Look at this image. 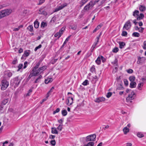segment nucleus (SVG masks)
<instances>
[{
  "label": "nucleus",
  "instance_id": "obj_39",
  "mask_svg": "<svg viewBox=\"0 0 146 146\" xmlns=\"http://www.w3.org/2000/svg\"><path fill=\"white\" fill-rule=\"evenodd\" d=\"M18 63V60L16 58H14V60L12 61L11 64H16Z\"/></svg>",
  "mask_w": 146,
  "mask_h": 146
},
{
  "label": "nucleus",
  "instance_id": "obj_54",
  "mask_svg": "<svg viewBox=\"0 0 146 146\" xmlns=\"http://www.w3.org/2000/svg\"><path fill=\"white\" fill-rule=\"evenodd\" d=\"M54 87H52L50 90L47 93V95H49L50 94V93L53 92V89H54Z\"/></svg>",
  "mask_w": 146,
  "mask_h": 146
},
{
  "label": "nucleus",
  "instance_id": "obj_43",
  "mask_svg": "<svg viewBox=\"0 0 146 146\" xmlns=\"http://www.w3.org/2000/svg\"><path fill=\"white\" fill-rule=\"evenodd\" d=\"M70 27L72 29L75 30L77 28V26L76 25H70Z\"/></svg>",
  "mask_w": 146,
  "mask_h": 146
},
{
  "label": "nucleus",
  "instance_id": "obj_48",
  "mask_svg": "<svg viewBox=\"0 0 146 146\" xmlns=\"http://www.w3.org/2000/svg\"><path fill=\"white\" fill-rule=\"evenodd\" d=\"M23 67V64H20L19 65V66H18V69L17 70V72H19L20 71V70Z\"/></svg>",
  "mask_w": 146,
  "mask_h": 146
},
{
  "label": "nucleus",
  "instance_id": "obj_58",
  "mask_svg": "<svg viewBox=\"0 0 146 146\" xmlns=\"http://www.w3.org/2000/svg\"><path fill=\"white\" fill-rule=\"evenodd\" d=\"M64 121V119H61L60 120H58V122L59 123H60V125H63V122Z\"/></svg>",
  "mask_w": 146,
  "mask_h": 146
},
{
  "label": "nucleus",
  "instance_id": "obj_38",
  "mask_svg": "<svg viewBox=\"0 0 146 146\" xmlns=\"http://www.w3.org/2000/svg\"><path fill=\"white\" fill-rule=\"evenodd\" d=\"M89 84L88 80H86L82 84L84 86H86Z\"/></svg>",
  "mask_w": 146,
  "mask_h": 146
},
{
  "label": "nucleus",
  "instance_id": "obj_52",
  "mask_svg": "<svg viewBox=\"0 0 146 146\" xmlns=\"http://www.w3.org/2000/svg\"><path fill=\"white\" fill-rule=\"evenodd\" d=\"M50 144L53 146H54L56 145V141L55 140L53 139L51 141Z\"/></svg>",
  "mask_w": 146,
  "mask_h": 146
},
{
  "label": "nucleus",
  "instance_id": "obj_17",
  "mask_svg": "<svg viewBox=\"0 0 146 146\" xmlns=\"http://www.w3.org/2000/svg\"><path fill=\"white\" fill-rule=\"evenodd\" d=\"M65 30V27H62L61 29L59 31L58 33H59V38H60L62 36V34L64 32V31Z\"/></svg>",
  "mask_w": 146,
  "mask_h": 146
},
{
  "label": "nucleus",
  "instance_id": "obj_8",
  "mask_svg": "<svg viewBox=\"0 0 146 146\" xmlns=\"http://www.w3.org/2000/svg\"><path fill=\"white\" fill-rule=\"evenodd\" d=\"M94 5L93 3V2L91 1L88 4L86 5L84 8V9L85 11H88L91 7H92Z\"/></svg>",
  "mask_w": 146,
  "mask_h": 146
},
{
  "label": "nucleus",
  "instance_id": "obj_46",
  "mask_svg": "<svg viewBox=\"0 0 146 146\" xmlns=\"http://www.w3.org/2000/svg\"><path fill=\"white\" fill-rule=\"evenodd\" d=\"M127 34V32L126 31H123L122 32L121 35L122 36L125 37H126Z\"/></svg>",
  "mask_w": 146,
  "mask_h": 146
},
{
  "label": "nucleus",
  "instance_id": "obj_35",
  "mask_svg": "<svg viewBox=\"0 0 146 146\" xmlns=\"http://www.w3.org/2000/svg\"><path fill=\"white\" fill-rule=\"evenodd\" d=\"M62 114L63 116H65L67 114V112L66 110H62L61 111Z\"/></svg>",
  "mask_w": 146,
  "mask_h": 146
},
{
  "label": "nucleus",
  "instance_id": "obj_22",
  "mask_svg": "<svg viewBox=\"0 0 146 146\" xmlns=\"http://www.w3.org/2000/svg\"><path fill=\"white\" fill-rule=\"evenodd\" d=\"M34 26L35 28L37 29L38 27L39 26V23L38 21H37V19L34 22Z\"/></svg>",
  "mask_w": 146,
  "mask_h": 146
},
{
  "label": "nucleus",
  "instance_id": "obj_64",
  "mask_svg": "<svg viewBox=\"0 0 146 146\" xmlns=\"http://www.w3.org/2000/svg\"><path fill=\"white\" fill-rule=\"evenodd\" d=\"M144 17V15L143 14V13H141L137 18H143Z\"/></svg>",
  "mask_w": 146,
  "mask_h": 146
},
{
  "label": "nucleus",
  "instance_id": "obj_42",
  "mask_svg": "<svg viewBox=\"0 0 146 146\" xmlns=\"http://www.w3.org/2000/svg\"><path fill=\"white\" fill-rule=\"evenodd\" d=\"M146 9L145 7L144 6L141 5L139 7V10L141 11H143Z\"/></svg>",
  "mask_w": 146,
  "mask_h": 146
},
{
  "label": "nucleus",
  "instance_id": "obj_28",
  "mask_svg": "<svg viewBox=\"0 0 146 146\" xmlns=\"http://www.w3.org/2000/svg\"><path fill=\"white\" fill-rule=\"evenodd\" d=\"M67 5V4L66 3H65L61 6L58 7V8L59 10H60L63 9L64 7L66 6Z\"/></svg>",
  "mask_w": 146,
  "mask_h": 146
},
{
  "label": "nucleus",
  "instance_id": "obj_27",
  "mask_svg": "<svg viewBox=\"0 0 146 146\" xmlns=\"http://www.w3.org/2000/svg\"><path fill=\"white\" fill-rule=\"evenodd\" d=\"M124 133L125 134H126L129 131V129L127 127H125L123 129Z\"/></svg>",
  "mask_w": 146,
  "mask_h": 146
},
{
  "label": "nucleus",
  "instance_id": "obj_5",
  "mask_svg": "<svg viewBox=\"0 0 146 146\" xmlns=\"http://www.w3.org/2000/svg\"><path fill=\"white\" fill-rule=\"evenodd\" d=\"M136 96V94L134 92L132 91L131 94L129 95L128 97L126 98V100L127 102H129L130 103L132 102L131 100L134 99Z\"/></svg>",
  "mask_w": 146,
  "mask_h": 146
},
{
  "label": "nucleus",
  "instance_id": "obj_19",
  "mask_svg": "<svg viewBox=\"0 0 146 146\" xmlns=\"http://www.w3.org/2000/svg\"><path fill=\"white\" fill-rule=\"evenodd\" d=\"M136 83L135 82H131L130 84L129 87L131 88H133L136 87Z\"/></svg>",
  "mask_w": 146,
  "mask_h": 146
},
{
  "label": "nucleus",
  "instance_id": "obj_56",
  "mask_svg": "<svg viewBox=\"0 0 146 146\" xmlns=\"http://www.w3.org/2000/svg\"><path fill=\"white\" fill-rule=\"evenodd\" d=\"M124 84L125 86H127L128 85V82L127 79H125L124 80Z\"/></svg>",
  "mask_w": 146,
  "mask_h": 146
},
{
  "label": "nucleus",
  "instance_id": "obj_30",
  "mask_svg": "<svg viewBox=\"0 0 146 146\" xmlns=\"http://www.w3.org/2000/svg\"><path fill=\"white\" fill-rule=\"evenodd\" d=\"M139 12L138 10H135L133 12V15L135 17L137 18L138 17V15L139 14Z\"/></svg>",
  "mask_w": 146,
  "mask_h": 146
},
{
  "label": "nucleus",
  "instance_id": "obj_32",
  "mask_svg": "<svg viewBox=\"0 0 146 146\" xmlns=\"http://www.w3.org/2000/svg\"><path fill=\"white\" fill-rule=\"evenodd\" d=\"M135 79V78L134 76H130L129 78V80L131 82H134Z\"/></svg>",
  "mask_w": 146,
  "mask_h": 146
},
{
  "label": "nucleus",
  "instance_id": "obj_33",
  "mask_svg": "<svg viewBox=\"0 0 146 146\" xmlns=\"http://www.w3.org/2000/svg\"><path fill=\"white\" fill-rule=\"evenodd\" d=\"M27 28L30 32H33V26L32 25H29Z\"/></svg>",
  "mask_w": 146,
  "mask_h": 146
},
{
  "label": "nucleus",
  "instance_id": "obj_55",
  "mask_svg": "<svg viewBox=\"0 0 146 146\" xmlns=\"http://www.w3.org/2000/svg\"><path fill=\"white\" fill-rule=\"evenodd\" d=\"M117 62L118 60L116 58H115L113 62H111V64H115L116 66H117Z\"/></svg>",
  "mask_w": 146,
  "mask_h": 146
},
{
  "label": "nucleus",
  "instance_id": "obj_49",
  "mask_svg": "<svg viewBox=\"0 0 146 146\" xmlns=\"http://www.w3.org/2000/svg\"><path fill=\"white\" fill-rule=\"evenodd\" d=\"M49 96V95H47L46 98H45L42 99V100L41 101H40V104H42L43 102L46 101L48 99V97Z\"/></svg>",
  "mask_w": 146,
  "mask_h": 146
},
{
  "label": "nucleus",
  "instance_id": "obj_11",
  "mask_svg": "<svg viewBox=\"0 0 146 146\" xmlns=\"http://www.w3.org/2000/svg\"><path fill=\"white\" fill-rule=\"evenodd\" d=\"M42 78V75H40L39 76L36 78L34 82V83H38L40 82L41 79Z\"/></svg>",
  "mask_w": 146,
  "mask_h": 146
},
{
  "label": "nucleus",
  "instance_id": "obj_60",
  "mask_svg": "<svg viewBox=\"0 0 146 146\" xmlns=\"http://www.w3.org/2000/svg\"><path fill=\"white\" fill-rule=\"evenodd\" d=\"M112 94L111 92H108L107 93L106 95V97L107 98H109L111 96Z\"/></svg>",
  "mask_w": 146,
  "mask_h": 146
},
{
  "label": "nucleus",
  "instance_id": "obj_40",
  "mask_svg": "<svg viewBox=\"0 0 146 146\" xmlns=\"http://www.w3.org/2000/svg\"><path fill=\"white\" fill-rule=\"evenodd\" d=\"M30 54V52H28L27 50L24 51L23 56L24 57H27Z\"/></svg>",
  "mask_w": 146,
  "mask_h": 146
},
{
  "label": "nucleus",
  "instance_id": "obj_3",
  "mask_svg": "<svg viewBox=\"0 0 146 146\" xmlns=\"http://www.w3.org/2000/svg\"><path fill=\"white\" fill-rule=\"evenodd\" d=\"M47 68V66L45 65L39 68L35 72V73H34L35 74L34 75H37V76L40 74H43V72L46 70Z\"/></svg>",
  "mask_w": 146,
  "mask_h": 146
},
{
  "label": "nucleus",
  "instance_id": "obj_9",
  "mask_svg": "<svg viewBox=\"0 0 146 146\" xmlns=\"http://www.w3.org/2000/svg\"><path fill=\"white\" fill-rule=\"evenodd\" d=\"M131 27V24L130 20L127 21L124 25L123 29H124L128 30Z\"/></svg>",
  "mask_w": 146,
  "mask_h": 146
},
{
  "label": "nucleus",
  "instance_id": "obj_37",
  "mask_svg": "<svg viewBox=\"0 0 146 146\" xmlns=\"http://www.w3.org/2000/svg\"><path fill=\"white\" fill-rule=\"evenodd\" d=\"M95 70V66L94 65H93L90 69V71L91 72L93 73L94 72L96 71Z\"/></svg>",
  "mask_w": 146,
  "mask_h": 146
},
{
  "label": "nucleus",
  "instance_id": "obj_31",
  "mask_svg": "<svg viewBox=\"0 0 146 146\" xmlns=\"http://www.w3.org/2000/svg\"><path fill=\"white\" fill-rule=\"evenodd\" d=\"M140 35L139 33L137 32H134L132 34V36L135 37H139Z\"/></svg>",
  "mask_w": 146,
  "mask_h": 146
},
{
  "label": "nucleus",
  "instance_id": "obj_59",
  "mask_svg": "<svg viewBox=\"0 0 146 146\" xmlns=\"http://www.w3.org/2000/svg\"><path fill=\"white\" fill-rule=\"evenodd\" d=\"M62 126L63 125H59V126L57 128V129L60 131H62Z\"/></svg>",
  "mask_w": 146,
  "mask_h": 146
},
{
  "label": "nucleus",
  "instance_id": "obj_45",
  "mask_svg": "<svg viewBox=\"0 0 146 146\" xmlns=\"http://www.w3.org/2000/svg\"><path fill=\"white\" fill-rule=\"evenodd\" d=\"M48 82H46V80H45L44 82L45 84H48L49 83H50L52 82L53 81V79L52 78H48Z\"/></svg>",
  "mask_w": 146,
  "mask_h": 146
},
{
  "label": "nucleus",
  "instance_id": "obj_1",
  "mask_svg": "<svg viewBox=\"0 0 146 146\" xmlns=\"http://www.w3.org/2000/svg\"><path fill=\"white\" fill-rule=\"evenodd\" d=\"M21 80L19 79V77L17 76L14 78L11 82V85L13 86L14 88L17 87L20 84Z\"/></svg>",
  "mask_w": 146,
  "mask_h": 146
},
{
  "label": "nucleus",
  "instance_id": "obj_24",
  "mask_svg": "<svg viewBox=\"0 0 146 146\" xmlns=\"http://www.w3.org/2000/svg\"><path fill=\"white\" fill-rule=\"evenodd\" d=\"M96 63L98 65H100L101 63V60L100 56H99L95 61Z\"/></svg>",
  "mask_w": 146,
  "mask_h": 146
},
{
  "label": "nucleus",
  "instance_id": "obj_23",
  "mask_svg": "<svg viewBox=\"0 0 146 146\" xmlns=\"http://www.w3.org/2000/svg\"><path fill=\"white\" fill-rule=\"evenodd\" d=\"M88 0H81L80 2V6H82L84 4H85Z\"/></svg>",
  "mask_w": 146,
  "mask_h": 146
},
{
  "label": "nucleus",
  "instance_id": "obj_36",
  "mask_svg": "<svg viewBox=\"0 0 146 146\" xmlns=\"http://www.w3.org/2000/svg\"><path fill=\"white\" fill-rule=\"evenodd\" d=\"M9 101V100L8 99H6L3 100L1 102V104L3 105H5Z\"/></svg>",
  "mask_w": 146,
  "mask_h": 146
},
{
  "label": "nucleus",
  "instance_id": "obj_13",
  "mask_svg": "<svg viewBox=\"0 0 146 146\" xmlns=\"http://www.w3.org/2000/svg\"><path fill=\"white\" fill-rule=\"evenodd\" d=\"M40 63L39 62H38L36 65L34 66V67L33 68L32 70L33 71L35 72L36 70L38 68L39 66H40Z\"/></svg>",
  "mask_w": 146,
  "mask_h": 146
},
{
  "label": "nucleus",
  "instance_id": "obj_4",
  "mask_svg": "<svg viewBox=\"0 0 146 146\" xmlns=\"http://www.w3.org/2000/svg\"><path fill=\"white\" fill-rule=\"evenodd\" d=\"M1 89L2 90H5L9 86V82L5 79H3L1 81Z\"/></svg>",
  "mask_w": 146,
  "mask_h": 146
},
{
  "label": "nucleus",
  "instance_id": "obj_63",
  "mask_svg": "<svg viewBox=\"0 0 146 146\" xmlns=\"http://www.w3.org/2000/svg\"><path fill=\"white\" fill-rule=\"evenodd\" d=\"M101 35H102V33H100V35H99L98 36H97L96 37V39H97V40L96 41V42H99V39H100V36Z\"/></svg>",
  "mask_w": 146,
  "mask_h": 146
},
{
  "label": "nucleus",
  "instance_id": "obj_50",
  "mask_svg": "<svg viewBox=\"0 0 146 146\" xmlns=\"http://www.w3.org/2000/svg\"><path fill=\"white\" fill-rule=\"evenodd\" d=\"M100 59L102 60V62L103 63L104 62L106 61V59L102 55H100Z\"/></svg>",
  "mask_w": 146,
  "mask_h": 146
},
{
  "label": "nucleus",
  "instance_id": "obj_47",
  "mask_svg": "<svg viewBox=\"0 0 146 146\" xmlns=\"http://www.w3.org/2000/svg\"><path fill=\"white\" fill-rule=\"evenodd\" d=\"M119 51V49L117 47H115L112 50V52L113 53H116Z\"/></svg>",
  "mask_w": 146,
  "mask_h": 146
},
{
  "label": "nucleus",
  "instance_id": "obj_29",
  "mask_svg": "<svg viewBox=\"0 0 146 146\" xmlns=\"http://www.w3.org/2000/svg\"><path fill=\"white\" fill-rule=\"evenodd\" d=\"M35 73V72H34V71H33L32 70L30 73V74L29 75L28 78L29 80L33 76H37V75H35L34 74H34Z\"/></svg>",
  "mask_w": 146,
  "mask_h": 146
},
{
  "label": "nucleus",
  "instance_id": "obj_18",
  "mask_svg": "<svg viewBox=\"0 0 146 146\" xmlns=\"http://www.w3.org/2000/svg\"><path fill=\"white\" fill-rule=\"evenodd\" d=\"M38 13L39 14H42L44 15H47V13L44 11V9H40L39 10V11L38 12Z\"/></svg>",
  "mask_w": 146,
  "mask_h": 146
},
{
  "label": "nucleus",
  "instance_id": "obj_12",
  "mask_svg": "<svg viewBox=\"0 0 146 146\" xmlns=\"http://www.w3.org/2000/svg\"><path fill=\"white\" fill-rule=\"evenodd\" d=\"M105 100V98L103 97H99L96 99L95 102L98 103L104 101Z\"/></svg>",
  "mask_w": 146,
  "mask_h": 146
},
{
  "label": "nucleus",
  "instance_id": "obj_7",
  "mask_svg": "<svg viewBox=\"0 0 146 146\" xmlns=\"http://www.w3.org/2000/svg\"><path fill=\"white\" fill-rule=\"evenodd\" d=\"M96 137V136L95 134L89 135L86 137V142L94 141L95 140Z\"/></svg>",
  "mask_w": 146,
  "mask_h": 146
},
{
  "label": "nucleus",
  "instance_id": "obj_20",
  "mask_svg": "<svg viewBox=\"0 0 146 146\" xmlns=\"http://www.w3.org/2000/svg\"><path fill=\"white\" fill-rule=\"evenodd\" d=\"M51 133L53 134H58V132L57 130V129L55 127H53L51 128Z\"/></svg>",
  "mask_w": 146,
  "mask_h": 146
},
{
  "label": "nucleus",
  "instance_id": "obj_6",
  "mask_svg": "<svg viewBox=\"0 0 146 146\" xmlns=\"http://www.w3.org/2000/svg\"><path fill=\"white\" fill-rule=\"evenodd\" d=\"M67 94L68 95L69 94L71 95V96H68L67 99V101H68L67 105L68 106H70L72 105L73 103V99L74 96L70 92H68Z\"/></svg>",
  "mask_w": 146,
  "mask_h": 146
},
{
  "label": "nucleus",
  "instance_id": "obj_21",
  "mask_svg": "<svg viewBox=\"0 0 146 146\" xmlns=\"http://www.w3.org/2000/svg\"><path fill=\"white\" fill-rule=\"evenodd\" d=\"M119 48L121 49L123 48L125 45V43L123 42H119Z\"/></svg>",
  "mask_w": 146,
  "mask_h": 146
},
{
  "label": "nucleus",
  "instance_id": "obj_25",
  "mask_svg": "<svg viewBox=\"0 0 146 146\" xmlns=\"http://www.w3.org/2000/svg\"><path fill=\"white\" fill-rule=\"evenodd\" d=\"M47 25V23L44 22H42L41 24V27L42 29H44V27H46Z\"/></svg>",
  "mask_w": 146,
  "mask_h": 146
},
{
  "label": "nucleus",
  "instance_id": "obj_34",
  "mask_svg": "<svg viewBox=\"0 0 146 146\" xmlns=\"http://www.w3.org/2000/svg\"><path fill=\"white\" fill-rule=\"evenodd\" d=\"M143 82H141L138 84L137 88L139 90H141L142 89L141 86H143Z\"/></svg>",
  "mask_w": 146,
  "mask_h": 146
},
{
  "label": "nucleus",
  "instance_id": "obj_57",
  "mask_svg": "<svg viewBox=\"0 0 146 146\" xmlns=\"http://www.w3.org/2000/svg\"><path fill=\"white\" fill-rule=\"evenodd\" d=\"M71 36V35L69 36L68 37H67L65 39V41L64 42V44H66V42L68 41L70 37Z\"/></svg>",
  "mask_w": 146,
  "mask_h": 146
},
{
  "label": "nucleus",
  "instance_id": "obj_26",
  "mask_svg": "<svg viewBox=\"0 0 146 146\" xmlns=\"http://www.w3.org/2000/svg\"><path fill=\"white\" fill-rule=\"evenodd\" d=\"M30 13L29 11L28 10L25 9L24 10L23 12V15H27Z\"/></svg>",
  "mask_w": 146,
  "mask_h": 146
},
{
  "label": "nucleus",
  "instance_id": "obj_16",
  "mask_svg": "<svg viewBox=\"0 0 146 146\" xmlns=\"http://www.w3.org/2000/svg\"><path fill=\"white\" fill-rule=\"evenodd\" d=\"M124 88L123 86V84L122 82L118 84L117 88V90H124Z\"/></svg>",
  "mask_w": 146,
  "mask_h": 146
},
{
  "label": "nucleus",
  "instance_id": "obj_44",
  "mask_svg": "<svg viewBox=\"0 0 146 146\" xmlns=\"http://www.w3.org/2000/svg\"><path fill=\"white\" fill-rule=\"evenodd\" d=\"M94 143L93 142H90L87 145H85L83 146H94Z\"/></svg>",
  "mask_w": 146,
  "mask_h": 146
},
{
  "label": "nucleus",
  "instance_id": "obj_41",
  "mask_svg": "<svg viewBox=\"0 0 146 146\" xmlns=\"http://www.w3.org/2000/svg\"><path fill=\"white\" fill-rule=\"evenodd\" d=\"M137 135L139 137L142 138L144 136V135L141 132H138L137 134Z\"/></svg>",
  "mask_w": 146,
  "mask_h": 146
},
{
  "label": "nucleus",
  "instance_id": "obj_2",
  "mask_svg": "<svg viewBox=\"0 0 146 146\" xmlns=\"http://www.w3.org/2000/svg\"><path fill=\"white\" fill-rule=\"evenodd\" d=\"M11 9H7L0 11V18L4 17L9 15L12 12Z\"/></svg>",
  "mask_w": 146,
  "mask_h": 146
},
{
  "label": "nucleus",
  "instance_id": "obj_61",
  "mask_svg": "<svg viewBox=\"0 0 146 146\" xmlns=\"http://www.w3.org/2000/svg\"><path fill=\"white\" fill-rule=\"evenodd\" d=\"M127 72L129 74H131L133 73V70L131 69H129L126 70Z\"/></svg>",
  "mask_w": 146,
  "mask_h": 146
},
{
  "label": "nucleus",
  "instance_id": "obj_62",
  "mask_svg": "<svg viewBox=\"0 0 146 146\" xmlns=\"http://www.w3.org/2000/svg\"><path fill=\"white\" fill-rule=\"evenodd\" d=\"M92 52H91V51H88L87 54V57H89L90 56L92 55Z\"/></svg>",
  "mask_w": 146,
  "mask_h": 146
},
{
  "label": "nucleus",
  "instance_id": "obj_15",
  "mask_svg": "<svg viewBox=\"0 0 146 146\" xmlns=\"http://www.w3.org/2000/svg\"><path fill=\"white\" fill-rule=\"evenodd\" d=\"M13 74L12 73L10 72L9 70L6 71L5 73V75L7 76L8 78H10L12 76Z\"/></svg>",
  "mask_w": 146,
  "mask_h": 146
},
{
  "label": "nucleus",
  "instance_id": "obj_51",
  "mask_svg": "<svg viewBox=\"0 0 146 146\" xmlns=\"http://www.w3.org/2000/svg\"><path fill=\"white\" fill-rule=\"evenodd\" d=\"M42 45L41 44H40L38 46L36 47L34 49L35 51H36L38 49L42 47Z\"/></svg>",
  "mask_w": 146,
  "mask_h": 146
},
{
  "label": "nucleus",
  "instance_id": "obj_53",
  "mask_svg": "<svg viewBox=\"0 0 146 146\" xmlns=\"http://www.w3.org/2000/svg\"><path fill=\"white\" fill-rule=\"evenodd\" d=\"M60 109L59 108H57L55 111H53V114H55L56 113L60 111Z\"/></svg>",
  "mask_w": 146,
  "mask_h": 146
},
{
  "label": "nucleus",
  "instance_id": "obj_10",
  "mask_svg": "<svg viewBox=\"0 0 146 146\" xmlns=\"http://www.w3.org/2000/svg\"><path fill=\"white\" fill-rule=\"evenodd\" d=\"M138 60L137 61V63L138 64H140L143 63L145 60V58L143 57H141L139 56L138 57Z\"/></svg>",
  "mask_w": 146,
  "mask_h": 146
},
{
  "label": "nucleus",
  "instance_id": "obj_14",
  "mask_svg": "<svg viewBox=\"0 0 146 146\" xmlns=\"http://www.w3.org/2000/svg\"><path fill=\"white\" fill-rule=\"evenodd\" d=\"M98 42L96 41L92 45L91 48H90V50L92 52H93L96 48V47L97 45L98 44Z\"/></svg>",
  "mask_w": 146,
  "mask_h": 146
}]
</instances>
